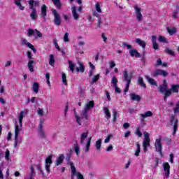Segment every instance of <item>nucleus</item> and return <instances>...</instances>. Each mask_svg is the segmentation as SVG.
<instances>
[{"instance_id": "49", "label": "nucleus", "mask_w": 179, "mask_h": 179, "mask_svg": "<svg viewBox=\"0 0 179 179\" xmlns=\"http://www.w3.org/2000/svg\"><path fill=\"white\" fill-rule=\"evenodd\" d=\"M172 17L173 19H178V10H173V13H172Z\"/></svg>"}, {"instance_id": "12", "label": "nucleus", "mask_w": 179, "mask_h": 179, "mask_svg": "<svg viewBox=\"0 0 179 179\" xmlns=\"http://www.w3.org/2000/svg\"><path fill=\"white\" fill-rule=\"evenodd\" d=\"M21 44L22 45H25V47H28V48H30V50H32L33 52H37V50H36V48H34V45L30 43L29 41H27L26 38H21Z\"/></svg>"}, {"instance_id": "8", "label": "nucleus", "mask_w": 179, "mask_h": 179, "mask_svg": "<svg viewBox=\"0 0 179 179\" xmlns=\"http://www.w3.org/2000/svg\"><path fill=\"white\" fill-rule=\"evenodd\" d=\"M162 170L164 172V177L169 178L170 177V164H169V162H164L162 164Z\"/></svg>"}, {"instance_id": "32", "label": "nucleus", "mask_w": 179, "mask_h": 179, "mask_svg": "<svg viewBox=\"0 0 179 179\" xmlns=\"http://www.w3.org/2000/svg\"><path fill=\"white\" fill-rule=\"evenodd\" d=\"M103 113L106 115V118L108 120H110V118H111V113H110V110H108V108L104 107L103 108Z\"/></svg>"}, {"instance_id": "13", "label": "nucleus", "mask_w": 179, "mask_h": 179, "mask_svg": "<svg viewBox=\"0 0 179 179\" xmlns=\"http://www.w3.org/2000/svg\"><path fill=\"white\" fill-rule=\"evenodd\" d=\"M134 10H135V13H136V19H137L138 22H142V20L143 19V16L142 15V13H141V11L142 10V8H141V7L135 5Z\"/></svg>"}, {"instance_id": "21", "label": "nucleus", "mask_w": 179, "mask_h": 179, "mask_svg": "<svg viewBox=\"0 0 179 179\" xmlns=\"http://www.w3.org/2000/svg\"><path fill=\"white\" fill-rule=\"evenodd\" d=\"M41 15L43 19H44V20H45V17H47V6H45V4H43L41 6Z\"/></svg>"}, {"instance_id": "39", "label": "nucleus", "mask_w": 179, "mask_h": 179, "mask_svg": "<svg viewBox=\"0 0 179 179\" xmlns=\"http://www.w3.org/2000/svg\"><path fill=\"white\" fill-rule=\"evenodd\" d=\"M158 41H159V43H165L166 44L169 43V40H167V38L163 36H159L158 37Z\"/></svg>"}, {"instance_id": "11", "label": "nucleus", "mask_w": 179, "mask_h": 179, "mask_svg": "<svg viewBox=\"0 0 179 179\" xmlns=\"http://www.w3.org/2000/svg\"><path fill=\"white\" fill-rule=\"evenodd\" d=\"M31 36H34L35 38H37L38 37L40 38L43 37V34L40 32V31L37 29H28V37H31Z\"/></svg>"}, {"instance_id": "3", "label": "nucleus", "mask_w": 179, "mask_h": 179, "mask_svg": "<svg viewBox=\"0 0 179 179\" xmlns=\"http://www.w3.org/2000/svg\"><path fill=\"white\" fill-rule=\"evenodd\" d=\"M87 136H89L88 131L82 133L80 137V143L85 153H87L90 150V144L92 143V137L87 138Z\"/></svg>"}, {"instance_id": "51", "label": "nucleus", "mask_w": 179, "mask_h": 179, "mask_svg": "<svg viewBox=\"0 0 179 179\" xmlns=\"http://www.w3.org/2000/svg\"><path fill=\"white\" fill-rule=\"evenodd\" d=\"M165 52H166V54H169V55H174V52L170 50L169 48L165 49Z\"/></svg>"}, {"instance_id": "25", "label": "nucleus", "mask_w": 179, "mask_h": 179, "mask_svg": "<svg viewBox=\"0 0 179 179\" xmlns=\"http://www.w3.org/2000/svg\"><path fill=\"white\" fill-rule=\"evenodd\" d=\"M30 17L31 20H36V19L38 17V14H37V10L36 9L31 10L30 13Z\"/></svg>"}, {"instance_id": "46", "label": "nucleus", "mask_w": 179, "mask_h": 179, "mask_svg": "<svg viewBox=\"0 0 179 179\" xmlns=\"http://www.w3.org/2000/svg\"><path fill=\"white\" fill-rule=\"evenodd\" d=\"M5 159L6 160H7L8 162H9V160H10V152H9V150H6V152H5Z\"/></svg>"}, {"instance_id": "56", "label": "nucleus", "mask_w": 179, "mask_h": 179, "mask_svg": "<svg viewBox=\"0 0 179 179\" xmlns=\"http://www.w3.org/2000/svg\"><path fill=\"white\" fill-rule=\"evenodd\" d=\"M169 156H170L169 162L170 163H171V164H173V163H174V154L171 153Z\"/></svg>"}, {"instance_id": "15", "label": "nucleus", "mask_w": 179, "mask_h": 179, "mask_svg": "<svg viewBox=\"0 0 179 179\" xmlns=\"http://www.w3.org/2000/svg\"><path fill=\"white\" fill-rule=\"evenodd\" d=\"M95 9L96 10L92 11L93 16H96V17H99V13H103V10H101V6H100V3L97 1L95 3Z\"/></svg>"}, {"instance_id": "42", "label": "nucleus", "mask_w": 179, "mask_h": 179, "mask_svg": "<svg viewBox=\"0 0 179 179\" xmlns=\"http://www.w3.org/2000/svg\"><path fill=\"white\" fill-rule=\"evenodd\" d=\"M80 65V69L79 68H76V72H85V66H83V64H82V63H79Z\"/></svg>"}, {"instance_id": "38", "label": "nucleus", "mask_w": 179, "mask_h": 179, "mask_svg": "<svg viewBox=\"0 0 179 179\" xmlns=\"http://www.w3.org/2000/svg\"><path fill=\"white\" fill-rule=\"evenodd\" d=\"M178 122V120H176V122L173 125V131L172 132L173 136H176V133L177 132V130L178 129V126L177 125Z\"/></svg>"}, {"instance_id": "57", "label": "nucleus", "mask_w": 179, "mask_h": 179, "mask_svg": "<svg viewBox=\"0 0 179 179\" xmlns=\"http://www.w3.org/2000/svg\"><path fill=\"white\" fill-rule=\"evenodd\" d=\"M179 111V102L176 103V107L173 108V113L176 114Z\"/></svg>"}, {"instance_id": "18", "label": "nucleus", "mask_w": 179, "mask_h": 179, "mask_svg": "<svg viewBox=\"0 0 179 179\" xmlns=\"http://www.w3.org/2000/svg\"><path fill=\"white\" fill-rule=\"evenodd\" d=\"M169 75V73L164 70L162 69H157L155 70L153 73L152 76L156 77V76H164V78H166Z\"/></svg>"}, {"instance_id": "37", "label": "nucleus", "mask_w": 179, "mask_h": 179, "mask_svg": "<svg viewBox=\"0 0 179 179\" xmlns=\"http://www.w3.org/2000/svg\"><path fill=\"white\" fill-rule=\"evenodd\" d=\"M101 142H102L101 138H99L98 139V141H96L95 147L97 149V150H100V149H101Z\"/></svg>"}, {"instance_id": "35", "label": "nucleus", "mask_w": 179, "mask_h": 179, "mask_svg": "<svg viewBox=\"0 0 179 179\" xmlns=\"http://www.w3.org/2000/svg\"><path fill=\"white\" fill-rule=\"evenodd\" d=\"M68 63H69V68L70 71L71 72H73V71H75V66H76V65L75 64V63L72 62V61L71 60H68Z\"/></svg>"}, {"instance_id": "43", "label": "nucleus", "mask_w": 179, "mask_h": 179, "mask_svg": "<svg viewBox=\"0 0 179 179\" xmlns=\"http://www.w3.org/2000/svg\"><path fill=\"white\" fill-rule=\"evenodd\" d=\"M100 79V74H97L96 76H94L92 79L91 80V83H96V82H97V80H99Z\"/></svg>"}, {"instance_id": "44", "label": "nucleus", "mask_w": 179, "mask_h": 179, "mask_svg": "<svg viewBox=\"0 0 179 179\" xmlns=\"http://www.w3.org/2000/svg\"><path fill=\"white\" fill-rule=\"evenodd\" d=\"M117 83H118V79H117L115 77L112 78L111 85L113 86V87H115V86H117Z\"/></svg>"}, {"instance_id": "60", "label": "nucleus", "mask_w": 179, "mask_h": 179, "mask_svg": "<svg viewBox=\"0 0 179 179\" xmlns=\"http://www.w3.org/2000/svg\"><path fill=\"white\" fill-rule=\"evenodd\" d=\"M122 45H123V47H126L127 48V50H130L131 48H132V45L125 43H124Z\"/></svg>"}, {"instance_id": "30", "label": "nucleus", "mask_w": 179, "mask_h": 179, "mask_svg": "<svg viewBox=\"0 0 179 179\" xmlns=\"http://www.w3.org/2000/svg\"><path fill=\"white\" fill-rule=\"evenodd\" d=\"M34 60H29L28 62V69L30 71V72H34Z\"/></svg>"}, {"instance_id": "63", "label": "nucleus", "mask_w": 179, "mask_h": 179, "mask_svg": "<svg viewBox=\"0 0 179 179\" xmlns=\"http://www.w3.org/2000/svg\"><path fill=\"white\" fill-rule=\"evenodd\" d=\"M139 153H141V150H139V149H136V151H135V154H134V155L136 157H138V156H139Z\"/></svg>"}, {"instance_id": "6", "label": "nucleus", "mask_w": 179, "mask_h": 179, "mask_svg": "<svg viewBox=\"0 0 179 179\" xmlns=\"http://www.w3.org/2000/svg\"><path fill=\"white\" fill-rule=\"evenodd\" d=\"M144 135V140L143 141V146L144 148V152L146 153L148 152V148L150 146V138L149 137V133L148 131H144L143 132Z\"/></svg>"}, {"instance_id": "16", "label": "nucleus", "mask_w": 179, "mask_h": 179, "mask_svg": "<svg viewBox=\"0 0 179 179\" xmlns=\"http://www.w3.org/2000/svg\"><path fill=\"white\" fill-rule=\"evenodd\" d=\"M43 125H44V121L41 120L38 124V135L40 136V138H47V136H45V132H44V129H43Z\"/></svg>"}, {"instance_id": "53", "label": "nucleus", "mask_w": 179, "mask_h": 179, "mask_svg": "<svg viewBox=\"0 0 179 179\" xmlns=\"http://www.w3.org/2000/svg\"><path fill=\"white\" fill-rule=\"evenodd\" d=\"M135 134L137 135L139 138H142V132H141V129L138 128L135 132Z\"/></svg>"}, {"instance_id": "54", "label": "nucleus", "mask_w": 179, "mask_h": 179, "mask_svg": "<svg viewBox=\"0 0 179 179\" xmlns=\"http://www.w3.org/2000/svg\"><path fill=\"white\" fill-rule=\"evenodd\" d=\"M27 58L29 59V61L33 60V57L31 56V52L27 51L26 52Z\"/></svg>"}, {"instance_id": "48", "label": "nucleus", "mask_w": 179, "mask_h": 179, "mask_svg": "<svg viewBox=\"0 0 179 179\" xmlns=\"http://www.w3.org/2000/svg\"><path fill=\"white\" fill-rule=\"evenodd\" d=\"M62 80L63 83L65 85V86L68 85V83H66V74H65V73H63L62 75Z\"/></svg>"}, {"instance_id": "9", "label": "nucleus", "mask_w": 179, "mask_h": 179, "mask_svg": "<svg viewBox=\"0 0 179 179\" xmlns=\"http://www.w3.org/2000/svg\"><path fill=\"white\" fill-rule=\"evenodd\" d=\"M155 146L156 152H158V153H159L161 157L163 156V152H162V137L156 138Z\"/></svg>"}, {"instance_id": "19", "label": "nucleus", "mask_w": 179, "mask_h": 179, "mask_svg": "<svg viewBox=\"0 0 179 179\" xmlns=\"http://www.w3.org/2000/svg\"><path fill=\"white\" fill-rule=\"evenodd\" d=\"M52 164V155H49L46 159H45V170L47 173H50V166Z\"/></svg>"}, {"instance_id": "14", "label": "nucleus", "mask_w": 179, "mask_h": 179, "mask_svg": "<svg viewBox=\"0 0 179 179\" xmlns=\"http://www.w3.org/2000/svg\"><path fill=\"white\" fill-rule=\"evenodd\" d=\"M52 13L55 17V19H54L55 24H56V26H60L61 15H59L58 12H57V10H52Z\"/></svg>"}, {"instance_id": "59", "label": "nucleus", "mask_w": 179, "mask_h": 179, "mask_svg": "<svg viewBox=\"0 0 179 179\" xmlns=\"http://www.w3.org/2000/svg\"><path fill=\"white\" fill-rule=\"evenodd\" d=\"M117 115H118V112L114 110L113 111V122H115L117 120Z\"/></svg>"}, {"instance_id": "17", "label": "nucleus", "mask_w": 179, "mask_h": 179, "mask_svg": "<svg viewBox=\"0 0 179 179\" xmlns=\"http://www.w3.org/2000/svg\"><path fill=\"white\" fill-rule=\"evenodd\" d=\"M29 9L31 10H34L36 8H38L40 6V2L37 0H29L28 1Z\"/></svg>"}, {"instance_id": "1", "label": "nucleus", "mask_w": 179, "mask_h": 179, "mask_svg": "<svg viewBox=\"0 0 179 179\" xmlns=\"http://www.w3.org/2000/svg\"><path fill=\"white\" fill-rule=\"evenodd\" d=\"M27 114V111H21L18 115L20 127L17 124H15L14 148H17L19 146L17 143H20V142H22V139H19V134H20V131H22V128L23 127V118H24Z\"/></svg>"}, {"instance_id": "62", "label": "nucleus", "mask_w": 179, "mask_h": 179, "mask_svg": "<svg viewBox=\"0 0 179 179\" xmlns=\"http://www.w3.org/2000/svg\"><path fill=\"white\" fill-rule=\"evenodd\" d=\"M130 124L128 122L124 123L123 124V128H124V129H128V128H129Z\"/></svg>"}, {"instance_id": "36", "label": "nucleus", "mask_w": 179, "mask_h": 179, "mask_svg": "<svg viewBox=\"0 0 179 179\" xmlns=\"http://www.w3.org/2000/svg\"><path fill=\"white\" fill-rule=\"evenodd\" d=\"M73 149L77 156H79L80 155V148L78 143L74 144Z\"/></svg>"}, {"instance_id": "5", "label": "nucleus", "mask_w": 179, "mask_h": 179, "mask_svg": "<svg viewBox=\"0 0 179 179\" xmlns=\"http://www.w3.org/2000/svg\"><path fill=\"white\" fill-rule=\"evenodd\" d=\"M131 79H132L131 76H128V71L124 70L123 71L122 80L123 82H126V87L124 90V94H127L128 90H129V85H131Z\"/></svg>"}, {"instance_id": "4", "label": "nucleus", "mask_w": 179, "mask_h": 179, "mask_svg": "<svg viewBox=\"0 0 179 179\" xmlns=\"http://www.w3.org/2000/svg\"><path fill=\"white\" fill-rule=\"evenodd\" d=\"M82 10H83V8H82V6L77 8L76 6L73 5L71 6L73 19L75 20H79V17H80V14L82 13Z\"/></svg>"}, {"instance_id": "50", "label": "nucleus", "mask_w": 179, "mask_h": 179, "mask_svg": "<svg viewBox=\"0 0 179 179\" xmlns=\"http://www.w3.org/2000/svg\"><path fill=\"white\" fill-rule=\"evenodd\" d=\"M53 44L55 45L56 50H58V51H61V48H59V45H58V42L56 41V39H54Z\"/></svg>"}, {"instance_id": "24", "label": "nucleus", "mask_w": 179, "mask_h": 179, "mask_svg": "<svg viewBox=\"0 0 179 179\" xmlns=\"http://www.w3.org/2000/svg\"><path fill=\"white\" fill-rule=\"evenodd\" d=\"M129 54L131 55V57H136V58H141V54L138 52V50L135 49L130 50L129 52Z\"/></svg>"}, {"instance_id": "64", "label": "nucleus", "mask_w": 179, "mask_h": 179, "mask_svg": "<svg viewBox=\"0 0 179 179\" xmlns=\"http://www.w3.org/2000/svg\"><path fill=\"white\" fill-rule=\"evenodd\" d=\"M113 147L110 145L106 148V152H111L113 150Z\"/></svg>"}, {"instance_id": "22", "label": "nucleus", "mask_w": 179, "mask_h": 179, "mask_svg": "<svg viewBox=\"0 0 179 179\" xmlns=\"http://www.w3.org/2000/svg\"><path fill=\"white\" fill-rule=\"evenodd\" d=\"M141 96L135 94V93H131L130 94V100H132L133 101H137L139 102L141 100Z\"/></svg>"}, {"instance_id": "28", "label": "nucleus", "mask_w": 179, "mask_h": 179, "mask_svg": "<svg viewBox=\"0 0 179 179\" xmlns=\"http://www.w3.org/2000/svg\"><path fill=\"white\" fill-rule=\"evenodd\" d=\"M140 117H141V118H148V117H153V113H152V111L150 110H148L145 113L140 114Z\"/></svg>"}, {"instance_id": "34", "label": "nucleus", "mask_w": 179, "mask_h": 179, "mask_svg": "<svg viewBox=\"0 0 179 179\" xmlns=\"http://www.w3.org/2000/svg\"><path fill=\"white\" fill-rule=\"evenodd\" d=\"M138 84L140 85V86H142V87H144V89H146V84H145L143 78L141 76L138 78Z\"/></svg>"}, {"instance_id": "61", "label": "nucleus", "mask_w": 179, "mask_h": 179, "mask_svg": "<svg viewBox=\"0 0 179 179\" xmlns=\"http://www.w3.org/2000/svg\"><path fill=\"white\" fill-rule=\"evenodd\" d=\"M162 59L159 58L157 60L156 66H160V65H162Z\"/></svg>"}, {"instance_id": "52", "label": "nucleus", "mask_w": 179, "mask_h": 179, "mask_svg": "<svg viewBox=\"0 0 179 179\" xmlns=\"http://www.w3.org/2000/svg\"><path fill=\"white\" fill-rule=\"evenodd\" d=\"M38 115H40L41 117H43L44 115V112L43 111V109H41V108H38Z\"/></svg>"}, {"instance_id": "26", "label": "nucleus", "mask_w": 179, "mask_h": 179, "mask_svg": "<svg viewBox=\"0 0 179 179\" xmlns=\"http://www.w3.org/2000/svg\"><path fill=\"white\" fill-rule=\"evenodd\" d=\"M135 42L142 48L145 49L146 48V42L145 41H142L141 38H136Z\"/></svg>"}, {"instance_id": "41", "label": "nucleus", "mask_w": 179, "mask_h": 179, "mask_svg": "<svg viewBox=\"0 0 179 179\" xmlns=\"http://www.w3.org/2000/svg\"><path fill=\"white\" fill-rule=\"evenodd\" d=\"M49 64L50 65H51V66H54L55 64V59H54V55H50Z\"/></svg>"}, {"instance_id": "2", "label": "nucleus", "mask_w": 179, "mask_h": 179, "mask_svg": "<svg viewBox=\"0 0 179 179\" xmlns=\"http://www.w3.org/2000/svg\"><path fill=\"white\" fill-rule=\"evenodd\" d=\"M94 107V101H90L87 102L85 107L84 109L82 110V113L80 114V117L76 113V110H75V117H76V121L78 125H82V118H85V120H89V115L87 113L90 111L91 108H93Z\"/></svg>"}, {"instance_id": "7", "label": "nucleus", "mask_w": 179, "mask_h": 179, "mask_svg": "<svg viewBox=\"0 0 179 179\" xmlns=\"http://www.w3.org/2000/svg\"><path fill=\"white\" fill-rule=\"evenodd\" d=\"M158 92L159 93L164 94V101H167V97H170V96H171V90H167L166 87H163L162 85L159 86Z\"/></svg>"}, {"instance_id": "58", "label": "nucleus", "mask_w": 179, "mask_h": 179, "mask_svg": "<svg viewBox=\"0 0 179 179\" xmlns=\"http://www.w3.org/2000/svg\"><path fill=\"white\" fill-rule=\"evenodd\" d=\"M113 88L115 89V92L120 94L121 93V89L120 87H118L117 85H116L115 87H113Z\"/></svg>"}, {"instance_id": "10", "label": "nucleus", "mask_w": 179, "mask_h": 179, "mask_svg": "<svg viewBox=\"0 0 179 179\" xmlns=\"http://www.w3.org/2000/svg\"><path fill=\"white\" fill-rule=\"evenodd\" d=\"M70 167L72 176H77L78 179H85L82 173L76 171V168L75 167V164H73V162H70Z\"/></svg>"}, {"instance_id": "23", "label": "nucleus", "mask_w": 179, "mask_h": 179, "mask_svg": "<svg viewBox=\"0 0 179 179\" xmlns=\"http://www.w3.org/2000/svg\"><path fill=\"white\" fill-rule=\"evenodd\" d=\"M157 38L156 36L153 35L152 36V48L154 50H159V44L157 42Z\"/></svg>"}, {"instance_id": "20", "label": "nucleus", "mask_w": 179, "mask_h": 179, "mask_svg": "<svg viewBox=\"0 0 179 179\" xmlns=\"http://www.w3.org/2000/svg\"><path fill=\"white\" fill-rule=\"evenodd\" d=\"M64 159L65 155H64V154H60L55 161V166H60V164H62V163H64Z\"/></svg>"}, {"instance_id": "55", "label": "nucleus", "mask_w": 179, "mask_h": 179, "mask_svg": "<svg viewBox=\"0 0 179 179\" xmlns=\"http://www.w3.org/2000/svg\"><path fill=\"white\" fill-rule=\"evenodd\" d=\"M111 138H113V135L112 134L108 135L107 138L104 140V143H108Z\"/></svg>"}, {"instance_id": "29", "label": "nucleus", "mask_w": 179, "mask_h": 179, "mask_svg": "<svg viewBox=\"0 0 179 179\" xmlns=\"http://www.w3.org/2000/svg\"><path fill=\"white\" fill-rule=\"evenodd\" d=\"M14 3L20 10H24V6H22V0H14Z\"/></svg>"}, {"instance_id": "31", "label": "nucleus", "mask_w": 179, "mask_h": 179, "mask_svg": "<svg viewBox=\"0 0 179 179\" xmlns=\"http://www.w3.org/2000/svg\"><path fill=\"white\" fill-rule=\"evenodd\" d=\"M55 6H56L57 9H61L62 7V4L61 3L60 0H52Z\"/></svg>"}, {"instance_id": "45", "label": "nucleus", "mask_w": 179, "mask_h": 179, "mask_svg": "<svg viewBox=\"0 0 179 179\" xmlns=\"http://www.w3.org/2000/svg\"><path fill=\"white\" fill-rule=\"evenodd\" d=\"M168 33L170 34V36H173V34H176V33H177V29L176 28L168 29Z\"/></svg>"}, {"instance_id": "40", "label": "nucleus", "mask_w": 179, "mask_h": 179, "mask_svg": "<svg viewBox=\"0 0 179 179\" xmlns=\"http://www.w3.org/2000/svg\"><path fill=\"white\" fill-rule=\"evenodd\" d=\"M32 89H33L34 93H36V94L38 93V89H39L38 83H34L33 84Z\"/></svg>"}, {"instance_id": "27", "label": "nucleus", "mask_w": 179, "mask_h": 179, "mask_svg": "<svg viewBox=\"0 0 179 179\" xmlns=\"http://www.w3.org/2000/svg\"><path fill=\"white\" fill-rule=\"evenodd\" d=\"M145 78L150 85H152V86H157V82H156L155 79L150 78L148 76H145Z\"/></svg>"}, {"instance_id": "47", "label": "nucleus", "mask_w": 179, "mask_h": 179, "mask_svg": "<svg viewBox=\"0 0 179 179\" xmlns=\"http://www.w3.org/2000/svg\"><path fill=\"white\" fill-rule=\"evenodd\" d=\"M63 40L64 43H69V34L68 32L64 34Z\"/></svg>"}, {"instance_id": "33", "label": "nucleus", "mask_w": 179, "mask_h": 179, "mask_svg": "<svg viewBox=\"0 0 179 179\" xmlns=\"http://www.w3.org/2000/svg\"><path fill=\"white\" fill-rule=\"evenodd\" d=\"M29 170L31 171V173H30V176H29V179H33V177H34V176H36V172L34 171V165H31Z\"/></svg>"}]
</instances>
